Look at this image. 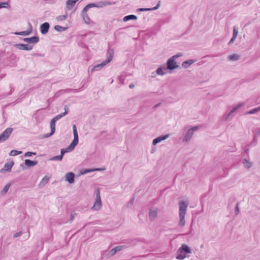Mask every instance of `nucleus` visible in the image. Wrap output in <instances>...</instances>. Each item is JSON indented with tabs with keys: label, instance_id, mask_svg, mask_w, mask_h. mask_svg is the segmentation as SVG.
I'll return each mask as SVG.
<instances>
[{
	"label": "nucleus",
	"instance_id": "1",
	"mask_svg": "<svg viewBox=\"0 0 260 260\" xmlns=\"http://www.w3.org/2000/svg\"><path fill=\"white\" fill-rule=\"evenodd\" d=\"M179 57V54L169 58L167 62V64L161 65L159 68L157 69L155 72L158 75L163 76L167 74L168 73H170L171 71L178 68L177 62L175 61V59Z\"/></svg>",
	"mask_w": 260,
	"mask_h": 260
},
{
	"label": "nucleus",
	"instance_id": "2",
	"mask_svg": "<svg viewBox=\"0 0 260 260\" xmlns=\"http://www.w3.org/2000/svg\"><path fill=\"white\" fill-rule=\"evenodd\" d=\"M107 59L103 61L101 63H98L94 66H90L88 67V70L89 73H92L94 71L101 70L105 66L109 63L113 59L114 55V50L113 49H109L107 51Z\"/></svg>",
	"mask_w": 260,
	"mask_h": 260
},
{
	"label": "nucleus",
	"instance_id": "3",
	"mask_svg": "<svg viewBox=\"0 0 260 260\" xmlns=\"http://www.w3.org/2000/svg\"><path fill=\"white\" fill-rule=\"evenodd\" d=\"M187 207V204L186 203H180V225H184L185 224L184 216Z\"/></svg>",
	"mask_w": 260,
	"mask_h": 260
},
{
	"label": "nucleus",
	"instance_id": "4",
	"mask_svg": "<svg viewBox=\"0 0 260 260\" xmlns=\"http://www.w3.org/2000/svg\"><path fill=\"white\" fill-rule=\"evenodd\" d=\"M114 3H111L108 1H101L94 3H90L88 4V7L90 8L95 7L98 8H103L104 7L108 6L114 4Z\"/></svg>",
	"mask_w": 260,
	"mask_h": 260
},
{
	"label": "nucleus",
	"instance_id": "5",
	"mask_svg": "<svg viewBox=\"0 0 260 260\" xmlns=\"http://www.w3.org/2000/svg\"><path fill=\"white\" fill-rule=\"evenodd\" d=\"M13 128H7L0 135V142H3L7 140L13 132Z\"/></svg>",
	"mask_w": 260,
	"mask_h": 260
},
{
	"label": "nucleus",
	"instance_id": "6",
	"mask_svg": "<svg viewBox=\"0 0 260 260\" xmlns=\"http://www.w3.org/2000/svg\"><path fill=\"white\" fill-rule=\"evenodd\" d=\"M63 114H59L54 117L50 122L51 133L48 136L53 135L55 131V122L63 116Z\"/></svg>",
	"mask_w": 260,
	"mask_h": 260
},
{
	"label": "nucleus",
	"instance_id": "7",
	"mask_svg": "<svg viewBox=\"0 0 260 260\" xmlns=\"http://www.w3.org/2000/svg\"><path fill=\"white\" fill-rule=\"evenodd\" d=\"M190 253L189 248L186 246L183 245L181 248L180 249V259H184L186 257V254Z\"/></svg>",
	"mask_w": 260,
	"mask_h": 260
},
{
	"label": "nucleus",
	"instance_id": "8",
	"mask_svg": "<svg viewBox=\"0 0 260 260\" xmlns=\"http://www.w3.org/2000/svg\"><path fill=\"white\" fill-rule=\"evenodd\" d=\"M119 81H128L132 79V75L130 73L122 72L118 77Z\"/></svg>",
	"mask_w": 260,
	"mask_h": 260
},
{
	"label": "nucleus",
	"instance_id": "9",
	"mask_svg": "<svg viewBox=\"0 0 260 260\" xmlns=\"http://www.w3.org/2000/svg\"><path fill=\"white\" fill-rule=\"evenodd\" d=\"M17 49L22 50H31L33 48V45L30 44H16L14 45Z\"/></svg>",
	"mask_w": 260,
	"mask_h": 260
},
{
	"label": "nucleus",
	"instance_id": "10",
	"mask_svg": "<svg viewBox=\"0 0 260 260\" xmlns=\"http://www.w3.org/2000/svg\"><path fill=\"white\" fill-rule=\"evenodd\" d=\"M101 207V197L100 190L98 189L97 193L96 194V200L94 203V204L93 206V208L95 210H99Z\"/></svg>",
	"mask_w": 260,
	"mask_h": 260
},
{
	"label": "nucleus",
	"instance_id": "11",
	"mask_svg": "<svg viewBox=\"0 0 260 260\" xmlns=\"http://www.w3.org/2000/svg\"><path fill=\"white\" fill-rule=\"evenodd\" d=\"M39 38L37 36H34L30 38H24L23 41L29 44H36L39 41Z\"/></svg>",
	"mask_w": 260,
	"mask_h": 260
},
{
	"label": "nucleus",
	"instance_id": "12",
	"mask_svg": "<svg viewBox=\"0 0 260 260\" xmlns=\"http://www.w3.org/2000/svg\"><path fill=\"white\" fill-rule=\"evenodd\" d=\"M28 25H29V27L27 30L20 31V32H15V34L17 35H21V36H29L32 32V27L30 23H29V22L28 23Z\"/></svg>",
	"mask_w": 260,
	"mask_h": 260
},
{
	"label": "nucleus",
	"instance_id": "13",
	"mask_svg": "<svg viewBox=\"0 0 260 260\" xmlns=\"http://www.w3.org/2000/svg\"><path fill=\"white\" fill-rule=\"evenodd\" d=\"M238 28L237 26H234L233 27V36L228 43L229 45H231L234 42V41H235V40L238 36Z\"/></svg>",
	"mask_w": 260,
	"mask_h": 260
},
{
	"label": "nucleus",
	"instance_id": "14",
	"mask_svg": "<svg viewBox=\"0 0 260 260\" xmlns=\"http://www.w3.org/2000/svg\"><path fill=\"white\" fill-rule=\"evenodd\" d=\"M49 24L48 22H45L41 25L40 26V31L44 35L48 32V30L49 29Z\"/></svg>",
	"mask_w": 260,
	"mask_h": 260
},
{
	"label": "nucleus",
	"instance_id": "15",
	"mask_svg": "<svg viewBox=\"0 0 260 260\" xmlns=\"http://www.w3.org/2000/svg\"><path fill=\"white\" fill-rule=\"evenodd\" d=\"M197 128H198L197 127H193L192 128L189 129L187 131V133H186V135H185V136L184 137V140L185 141H187L188 140H189L190 139V138L191 137V136H192V135L193 134V133L194 131V130L197 129Z\"/></svg>",
	"mask_w": 260,
	"mask_h": 260
},
{
	"label": "nucleus",
	"instance_id": "16",
	"mask_svg": "<svg viewBox=\"0 0 260 260\" xmlns=\"http://www.w3.org/2000/svg\"><path fill=\"white\" fill-rule=\"evenodd\" d=\"M78 143V136H74V140L71 144L69 145L68 149L71 151L74 149L75 147L77 145Z\"/></svg>",
	"mask_w": 260,
	"mask_h": 260
},
{
	"label": "nucleus",
	"instance_id": "17",
	"mask_svg": "<svg viewBox=\"0 0 260 260\" xmlns=\"http://www.w3.org/2000/svg\"><path fill=\"white\" fill-rule=\"evenodd\" d=\"M160 1H159L156 5V6L153 8H139L137 10L138 12H144V11H153L157 10L159 8L160 6Z\"/></svg>",
	"mask_w": 260,
	"mask_h": 260
},
{
	"label": "nucleus",
	"instance_id": "18",
	"mask_svg": "<svg viewBox=\"0 0 260 260\" xmlns=\"http://www.w3.org/2000/svg\"><path fill=\"white\" fill-rule=\"evenodd\" d=\"M79 0H67L66 2L67 8L69 10H71L76 3Z\"/></svg>",
	"mask_w": 260,
	"mask_h": 260
},
{
	"label": "nucleus",
	"instance_id": "19",
	"mask_svg": "<svg viewBox=\"0 0 260 260\" xmlns=\"http://www.w3.org/2000/svg\"><path fill=\"white\" fill-rule=\"evenodd\" d=\"M74 174L73 173H67L66 175V180L70 183H73L74 181Z\"/></svg>",
	"mask_w": 260,
	"mask_h": 260
},
{
	"label": "nucleus",
	"instance_id": "20",
	"mask_svg": "<svg viewBox=\"0 0 260 260\" xmlns=\"http://www.w3.org/2000/svg\"><path fill=\"white\" fill-rule=\"evenodd\" d=\"M196 62V60L188 59L182 63V67L185 69L188 68L191 64Z\"/></svg>",
	"mask_w": 260,
	"mask_h": 260
},
{
	"label": "nucleus",
	"instance_id": "21",
	"mask_svg": "<svg viewBox=\"0 0 260 260\" xmlns=\"http://www.w3.org/2000/svg\"><path fill=\"white\" fill-rule=\"evenodd\" d=\"M13 165L14 162L13 161H9L5 165L4 169H2L1 171L2 172L4 170L6 171H10Z\"/></svg>",
	"mask_w": 260,
	"mask_h": 260
},
{
	"label": "nucleus",
	"instance_id": "22",
	"mask_svg": "<svg viewBox=\"0 0 260 260\" xmlns=\"http://www.w3.org/2000/svg\"><path fill=\"white\" fill-rule=\"evenodd\" d=\"M168 137V135H166V136H164L159 137L155 139L153 141V145H156V144H157L158 143L161 142V141L166 139Z\"/></svg>",
	"mask_w": 260,
	"mask_h": 260
},
{
	"label": "nucleus",
	"instance_id": "23",
	"mask_svg": "<svg viewBox=\"0 0 260 260\" xmlns=\"http://www.w3.org/2000/svg\"><path fill=\"white\" fill-rule=\"evenodd\" d=\"M228 58L231 61H236L240 58V56L238 54H233L228 56Z\"/></svg>",
	"mask_w": 260,
	"mask_h": 260
},
{
	"label": "nucleus",
	"instance_id": "24",
	"mask_svg": "<svg viewBox=\"0 0 260 260\" xmlns=\"http://www.w3.org/2000/svg\"><path fill=\"white\" fill-rule=\"evenodd\" d=\"M137 19V17L135 15H128L124 17L123 20L124 22H126L130 20H136Z\"/></svg>",
	"mask_w": 260,
	"mask_h": 260
},
{
	"label": "nucleus",
	"instance_id": "25",
	"mask_svg": "<svg viewBox=\"0 0 260 260\" xmlns=\"http://www.w3.org/2000/svg\"><path fill=\"white\" fill-rule=\"evenodd\" d=\"M81 17L83 19L84 21L87 24H90V19L88 17L87 14H81Z\"/></svg>",
	"mask_w": 260,
	"mask_h": 260
},
{
	"label": "nucleus",
	"instance_id": "26",
	"mask_svg": "<svg viewBox=\"0 0 260 260\" xmlns=\"http://www.w3.org/2000/svg\"><path fill=\"white\" fill-rule=\"evenodd\" d=\"M37 162L31 160L30 159H26L25 160V164L27 167H32L36 165Z\"/></svg>",
	"mask_w": 260,
	"mask_h": 260
},
{
	"label": "nucleus",
	"instance_id": "27",
	"mask_svg": "<svg viewBox=\"0 0 260 260\" xmlns=\"http://www.w3.org/2000/svg\"><path fill=\"white\" fill-rule=\"evenodd\" d=\"M67 28L61 26L60 25H55L54 26V29L58 32H62L66 30Z\"/></svg>",
	"mask_w": 260,
	"mask_h": 260
},
{
	"label": "nucleus",
	"instance_id": "28",
	"mask_svg": "<svg viewBox=\"0 0 260 260\" xmlns=\"http://www.w3.org/2000/svg\"><path fill=\"white\" fill-rule=\"evenodd\" d=\"M157 216V212L156 210H152L150 211L149 213V218L150 219H152L155 218Z\"/></svg>",
	"mask_w": 260,
	"mask_h": 260
},
{
	"label": "nucleus",
	"instance_id": "29",
	"mask_svg": "<svg viewBox=\"0 0 260 260\" xmlns=\"http://www.w3.org/2000/svg\"><path fill=\"white\" fill-rule=\"evenodd\" d=\"M10 184H6L5 185V186L4 187V188L2 189V190L1 191V193L2 194H6L8 192V191L10 188Z\"/></svg>",
	"mask_w": 260,
	"mask_h": 260
},
{
	"label": "nucleus",
	"instance_id": "30",
	"mask_svg": "<svg viewBox=\"0 0 260 260\" xmlns=\"http://www.w3.org/2000/svg\"><path fill=\"white\" fill-rule=\"evenodd\" d=\"M10 7V4L8 2H2L0 3V9L3 8H9Z\"/></svg>",
	"mask_w": 260,
	"mask_h": 260
},
{
	"label": "nucleus",
	"instance_id": "31",
	"mask_svg": "<svg viewBox=\"0 0 260 260\" xmlns=\"http://www.w3.org/2000/svg\"><path fill=\"white\" fill-rule=\"evenodd\" d=\"M244 106V104H239L238 105H237L235 107H234L233 108V109L231 110V111L230 112V113H232L233 112H234L235 111H236L238 108H239L240 107H241L242 106Z\"/></svg>",
	"mask_w": 260,
	"mask_h": 260
},
{
	"label": "nucleus",
	"instance_id": "32",
	"mask_svg": "<svg viewBox=\"0 0 260 260\" xmlns=\"http://www.w3.org/2000/svg\"><path fill=\"white\" fill-rule=\"evenodd\" d=\"M50 178L48 176H45L42 180L41 181V183L43 184H46L49 180Z\"/></svg>",
	"mask_w": 260,
	"mask_h": 260
},
{
	"label": "nucleus",
	"instance_id": "33",
	"mask_svg": "<svg viewBox=\"0 0 260 260\" xmlns=\"http://www.w3.org/2000/svg\"><path fill=\"white\" fill-rule=\"evenodd\" d=\"M21 151H16V150H12L10 152V154L11 156H15V155H18L19 154H21Z\"/></svg>",
	"mask_w": 260,
	"mask_h": 260
},
{
	"label": "nucleus",
	"instance_id": "34",
	"mask_svg": "<svg viewBox=\"0 0 260 260\" xmlns=\"http://www.w3.org/2000/svg\"><path fill=\"white\" fill-rule=\"evenodd\" d=\"M67 18V15H62L58 16L57 17V20L58 21H63Z\"/></svg>",
	"mask_w": 260,
	"mask_h": 260
},
{
	"label": "nucleus",
	"instance_id": "35",
	"mask_svg": "<svg viewBox=\"0 0 260 260\" xmlns=\"http://www.w3.org/2000/svg\"><path fill=\"white\" fill-rule=\"evenodd\" d=\"M105 169V168H103L102 169H93V170H86L84 172V173H89V172H93V171H95L104 170Z\"/></svg>",
	"mask_w": 260,
	"mask_h": 260
},
{
	"label": "nucleus",
	"instance_id": "36",
	"mask_svg": "<svg viewBox=\"0 0 260 260\" xmlns=\"http://www.w3.org/2000/svg\"><path fill=\"white\" fill-rule=\"evenodd\" d=\"M260 110V107L259 108H255V109H254L250 111H249L247 114H254L255 113V112L258 111L259 110Z\"/></svg>",
	"mask_w": 260,
	"mask_h": 260
},
{
	"label": "nucleus",
	"instance_id": "37",
	"mask_svg": "<svg viewBox=\"0 0 260 260\" xmlns=\"http://www.w3.org/2000/svg\"><path fill=\"white\" fill-rule=\"evenodd\" d=\"M243 164L244 167L247 168H249L251 166L250 164L247 160H245V161L243 162Z\"/></svg>",
	"mask_w": 260,
	"mask_h": 260
},
{
	"label": "nucleus",
	"instance_id": "38",
	"mask_svg": "<svg viewBox=\"0 0 260 260\" xmlns=\"http://www.w3.org/2000/svg\"><path fill=\"white\" fill-rule=\"evenodd\" d=\"M89 9V8L88 7V5H87L82 10L81 14H87V11Z\"/></svg>",
	"mask_w": 260,
	"mask_h": 260
},
{
	"label": "nucleus",
	"instance_id": "39",
	"mask_svg": "<svg viewBox=\"0 0 260 260\" xmlns=\"http://www.w3.org/2000/svg\"><path fill=\"white\" fill-rule=\"evenodd\" d=\"M62 159V156L61 155H56L53 157L51 159L52 160H61Z\"/></svg>",
	"mask_w": 260,
	"mask_h": 260
},
{
	"label": "nucleus",
	"instance_id": "40",
	"mask_svg": "<svg viewBox=\"0 0 260 260\" xmlns=\"http://www.w3.org/2000/svg\"><path fill=\"white\" fill-rule=\"evenodd\" d=\"M73 134H74V136H78V133H77V128H76V126L75 125H74L73 126Z\"/></svg>",
	"mask_w": 260,
	"mask_h": 260
},
{
	"label": "nucleus",
	"instance_id": "41",
	"mask_svg": "<svg viewBox=\"0 0 260 260\" xmlns=\"http://www.w3.org/2000/svg\"><path fill=\"white\" fill-rule=\"evenodd\" d=\"M32 154H36L35 153H32V152H27L25 153V156H31Z\"/></svg>",
	"mask_w": 260,
	"mask_h": 260
},
{
	"label": "nucleus",
	"instance_id": "42",
	"mask_svg": "<svg viewBox=\"0 0 260 260\" xmlns=\"http://www.w3.org/2000/svg\"><path fill=\"white\" fill-rule=\"evenodd\" d=\"M64 109H65V112L61 114H63V116H64L65 115H66L68 112V109L67 107V106H65Z\"/></svg>",
	"mask_w": 260,
	"mask_h": 260
},
{
	"label": "nucleus",
	"instance_id": "43",
	"mask_svg": "<svg viewBox=\"0 0 260 260\" xmlns=\"http://www.w3.org/2000/svg\"><path fill=\"white\" fill-rule=\"evenodd\" d=\"M68 151L67 150H65V149H62L61 150V154L60 155H62V156L63 157V155H64V154L67 152Z\"/></svg>",
	"mask_w": 260,
	"mask_h": 260
},
{
	"label": "nucleus",
	"instance_id": "44",
	"mask_svg": "<svg viewBox=\"0 0 260 260\" xmlns=\"http://www.w3.org/2000/svg\"><path fill=\"white\" fill-rule=\"evenodd\" d=\"M121 246H116V247H114V249L116 250V251H119L121 249Z\"/></svg>",
	"mask_w": 260,
	"mask_h": 260
},
{
	"label": "nucleus",
	"instance_id": "45",
	"mask_svg": "<svg viewBox=\"0 0 260 260\" xmlns=\"http://www.w3.org/2000/svg\"><path fill=\"white\" fill-rule=\"evenodd\" d=\"M115 252H116V250H115L114 248H113V249L110 251V254L111 255H113L114 254H115Z\"/></svg>",
	"mask_w": 260,
	"mask_h": 260
},
{
	"label": "nucleus",
	"instance_id": "46",
	"mask_svg": "<svg viewBox=\"0 0 260 260\" xmlns=\"http://www.w3.org/2000/svg\"><path fill=\"white\" fill-rule=\"evenodd\" d=\"M19 235H20V234H19V233H16V234H15L14 235V237H18Z\"/></svg>",
	"mask_w": 260,
	"mask_h": 260
},
{
	"label": "nucleus",
	"instance_id": "47",
	"mask_svg": "<svg viewBox=\"0 0 260 260\" xmlns=\"http://www.w3.org/2000/svg\"><path fill=\"white\" fill-rule=\"evenodd\" d=\"M129 87H130L131 88H133V87H134V84H130V85H129Z\"/></svg>",
	"mask_w": 260,
	"mask_h": 260
},
{
	"label": "nucleus",
	"instance_id": "48",
	"mask_svg": "<svg viewBox=\"0 0 260 260\" xmlns=\"http://www.w3.org/2000/svg\"><path fill=\"white\" fill-rule=\"evenodd\" d=\"M236 210L238 211V205H237V206H236Z\"/></svg>",
	"mask_w": 260,
	"mask_h": 260
},
{
	"label": "nucleus",
	"instance_id": "49",
	"mask_svg": "<svg viewBox=\"0 0 260 260\" xmlns=\"http://www.w3.org/2000/svg\"><path fill=\"white\" fill-rule=\"evenodd\" d=\"M176 258H177V259H179V255H178L176 256Z\"/></svg>",
	"mask_w": 260,
	"mask_h": 260
}]
</instances>
